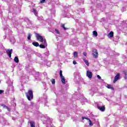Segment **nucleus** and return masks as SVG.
<instances>
[{
  "label": "nucleus",
  "mask_w": 127,
  "mask_h": 127,
  "mask_svg": "<svg viewBox=\"0 0 127 127\" xmlns=\"http://www.w3.org/2000/svg\"><path fill=\"white\" fill-rule=\"evenodd\" d=\"M2 22L3 24L2 28L3 30H6L5 34L6 35L3 36L4 39H5L7 37L8 39H9L11 43L13 44V43H15V39L14 37L12 36V31L10 30V28L8 26V25L4 24L5 22H6L5 21H3V19H2Z\"/></svg>",
  "instance_id": "f257e3e1"
},
{
  "label": "nucleus",
  "mask_w": 127,
  "mask_h": 127,
  "mask_svg": "<svg viewBox=\"0 0 127 127\" xmlns=\"http://www.w3.org/2000/svg\"><path fill=\"white\" fill-rule=\"evenodd\" d=\"M26 96L28 101H31L33 99V92L29 90L28 92L26 93Z\"/></svg>",
  "instance_id": "f03ea898"
},
{
  "label": "nucleus",
  "mask_w": 127,
  "mask_h": 127,
  "mask_svg": "<svg viewBox=\"0 0 127 127\" xmlns=\"http://www.w3.org/2000/svg\"><path fill=\"white\" fill-rule=\"evenodd\" d=\"M46 122H47V126L46 127H55L53 126V125H52V119L47 117L45 120Z\"/></svg>",
  "instance_id": "7ed1b4c3"
},
{
  "label": "nucleus",
  "mask_w": 127,
  "mask_h": 127,
  "mask_svg": "<svg viewBox=\"0 0 127 127\" xmlns=\"http://www.w3.org/2000/svg\"><path fill=\"white\" fill-rule=\"evenodd\" d=\"M73 75L74 81H78L81 79V74L80 72H74Z\"/></svg>",
  "instance_id": "20e7f679"
},
{
  "label": "nucleus",
  "mask_w": 127,
  "mask_h": 127,
  "mask_svg": "<svg viewBox=\"0 0 127 127\" xmlns=\"http://www.w3.org/2000/svg\"><path fill=\"white\" fill-rule=\"evenodd\" d=\"M25 21H26V22L27 23V26H26V27H27L28 28H30V27H31V26H32V24L31 23V21L29 20V19L27 18H25Z\"/></svg>",
  "instance_id": "39448f33"
},
{
  "label": "nucleus",
  "mask_w": 127,
  "mask_h": 127,
  "mask_svg": "<svg viewBox=\"0 0 127 127\" xmlns=\"http://www.w3.org/2000/svg\"><path fill=\"white\" fill-rule=\"evenodd\" d=\"M39 102H40V103H44L45 104V107H46V106H47V99L46 98H41L39 99Z\"/></svg>",
  "instance_id": "423d86ee"
},
{
  "label": "nucleus",
  "mask_w": 127,
  "mask_h": 127,
  "mask_svg": "<svg viewBox=\"0 0 127 127\" xmlns=\"http://www.w3.org/2000/svg\"><path fill=\"white\" fill-rule=\"evenodd\" d=\"M36 36L37 39L39 41H40V42H41V41H43V40H44V39H43V37L41 36L40 35H39V34L36 33Z\"/></svg>",
  "instance_id": "0eeeda50"
},
{
  "label": "nucleus",
  "mask_w": 127,
  "mask_h": 127,
  "mask_svg": "<svg viewBox=\"0 0 127 127\" xmlns=\"http://www.w3.org/2000/svg\"><path fill=\"white\" fill-rule=\"evenodd\" d=\"M82 120H87V121H89V126H90V127H93V125H94V123H92V121H91V120H90L89 118H87V117H82Z\"/></svg>",
  "instance_id": "6e6552de"
},
{
  "label": "nucleus",
  "mask_w": 127,
  "mask_h": 127,
  "mask_svg": "<svg viewBox=\"0 0 127 127\" xmlns=\"http://www.w3.org/2000/svg\"><path fill=\"white\" fill-rule=\"evenodd\" d=\"M79 100H80L82 105H84V103H87V99L83 96H82L81 98H79Z\"/></svg>",
  "instance_id": "1a4fd4ad"
},
{
  "label": "nucleus",
  "mask_w": 127,
  "mask_h": 127,
  "mask_svg": "<svg viewBox=\"0 0 127 127\" xmlns=\"http://www.w3.org/2000/svg\"><path fill=\"white\" fill-rule=\"evenodd\" d=\"M25 109H26V111L31 112V110L32 109H33V105H26L25 106Z\"/></svg>",
  "instance_id": "9d476101"
},
{
  "label": "nucleus",
  "mask_w": 127,
  "mask_h": 127,
  "mask_svg": "<svg viewBox=\"0 0 127 127\" xmlns=\"http://www.w3.org/2000/svg\"><path fill=\"white\" fill-rule=\"evenodd\" d=\"M12 22L13 23V25H12V27H15L17 25V21L14 18H12Z\"/></svg>",
  "instance_id": "9b49d317"
},
{
  "label": "nucleus",
  "mask_w": 127,
  "mask_h": 127,
  "mask_svg": "<svg viewBox=\"0 0 127 127\" xmlns=\"http://www.w3.org/2000/svg\"><path fill=\"white\" fill-rule=\"evenodd\" d=\"M86 76H87L89 79H91L92 77H93V73L90 71V70H87Z\"/></svg>",
  "instance_id": "f8f14e48"
},
{
  "label": "nucleus",
  "mask_w": 127,
  "mask_h": 127,
  "mask_svg": "<svg viewBox=\"0 0 127 127\" xmlns=\"http://www.w3.org/2000/svg\"><path fill=\"white\" fill-rule=\"evenodd\" d=\"M65 11L66 10H64V17H67V18H70V17H71L72 15H71V14H70L69 12H65Z\"/></svg>",
  "instance_id": "ddd939ff"
},
{
  "label": "nucleus",
  "mask_w": 127,
  "mask_h": 127,
  "mask_svg": "<svg viewBox=\"0 0 127 127\" xmlns=\"http://www.w3.org/2000/svg\"><path fill=\"white\" fill-rule=\"evenodd\" d=\"M77 13H84L85 12L84 8H79L78 10H76Z\"/></svg>",
  "instance_id": "4468645a"
},
{
  "label": "nucleus",
  "mask_w": 127,
  "mask_h": 127,
  "mask_svg": "<svg viewBox=\"0 0 127 127\" xmlns=\"http://www.w3.org/2000/svg\"><path fill=\"white\" fill-rule=\"evenodd\" d=\"M119 79H120V73H117V75L114 77L113 82L115 83L116 82H117V81H118V80H119Z\"/></svg>",
  "instance_id": "2eb2a0df"
},
{
  "label": "nucleus",
  "mask_w": 127,
  "mask_h": 127,
  "mask_svg": "<svg viewBox=\"0 0 127 127\" xmlns=\"http://www.w3.org/2000/svg\"><path fill=\"white\" fill-rule=\"evenodd\" d=\"M6 53L8 56V57H9V58H10L11 57V53H12V49L7 50L6 51Z\"/></svg>",
  "instance_id": "dca6fc26"
},
{
  "label": "nucleus",
  "mask_w": 127,
  "mask_h": 127,
  "mask_svg": "<svg viewBox=\"0 0 127 127\" xmlns=\"http://www.w3.org/2000/svg\"><path fill=\"white\" fill-rule=\"evenodd\" d=\"M93 54L95 58H97L98 57V51H97V50H93Z\"/></svg>",
  "instance_id": "f3484780"
},
{
  "label": "nucleus",
  "mask_w": 127,
  "mask_h": 127,
  "mask_svg": "<svg viewBox=\"0 0 127 127\" xmlns=\"http://www.w3.org/2000/svg\"><path fill=\"white\" fill-rule=\"evenodd\" d=\"M98 110L99 111H101V112H105V110H106V108H105V106L103 105V106H100V107H97Z\"/></svg>",
  "instance_id": "a211bd4d"
},
{
  "label": "nucleus",
  "mask_w": 127,
  "mask_h": 127,
  "mask_svg": "<svg viewBox=\"0 0 127 127\" xmlns=\"http://www.w3.org/2000/svg\"><path fill=\"white\" fill-rule=\"evenodd\" d=\"M31 11H32V12H33V13L36 15V16H37L38 12H37V10H36V9H35V8H33L31 10Z\"/></svg>",
  "instance_id": "6ab92c4d"
},
{
  "label": "nucleus",
  "mask_w": 127,
  "mask_h": 127,
  "mask_svg": "<svg viewBox=\"0 0 127 127\" xmlns=\"http://www.w3.org/2000/svg\"><path fill=\"white\" fill-rule=\"evenodd\" d=\"M54 32L56 36L60 35V31H59V30L58 29H55V30L54 31Z\"/></svg>",
  "instance_id": "aec40b11"
},
{
  "label": "nucleus",
  "mask_w": 127,
  "mask_h": 127,
  "mask_svg": "<svg viewBox=\"0 0 127 127\" xmlns=\"http://www.w3.org/2000/svg\"><path fill=\"white\" fill-rule=\"evenodd\" d=\"M41 42H42V45H43L47 47V42H46V39H44V40H43V41H42Z\"/></svg>",
  "instance_id": "412c9836"
},
{
  "label": "nucleus",
  "mask_w": 127,
  "mask_h": 127,
  "mask_svg": "<svg viewBox=\"0 0 127 127\" xmlns=\"http://www.w3.org/2000/svg\"><path fill=\"white\" fill-rule=\"evenodd\" d=\"M61 79L62 80V83H63V84H66V79H65V77L64 76L61 77Z\"/></svg>",
  "instance_id": "4be33fe9"
},
{
  "label": "nucleus",
  "mask_w": 127,
  "mask_h": 127,
  "mask_svg": "<svg viewBox=\"0 0 127 127\" xmlns=\"http://www.w3.org/2000/svg\"><path fill=\"white\" fill-rule=\"evenodd\" d=\"M2 124L4 125L5 126H9V123H8V122L6 121V120L5 119L3 120Z\"/></svg>",
  "instance_id": "5701e85b"
},
{
  "label": "nucleus",
  "mask_w": 127,
  "mask_h": 127,
  "mask_svg": "<svg viewBox=\"0 0 127 127\" xmlns=\"http://www.w3.org/2000/svg\"><path fill=\"white\" fill-rule=\"evenodd\" d=\"M114 36V32L111 31L110 32L109 34L108 35V37L109 38H112Z\"/></svg>",
  "instance_id": "b1692460"
},
{
  "label": "nucleus",
  "mask_w": 127,
  "mask_h": 127,
  "mask_svg": "<svg viewBox=\"0 0 127 127\" xmlns=\"http://www.w3.org/2000/svg\"><path fill=\"white\" fill-rule=\"evenodd\" d=\"M29 123L31 127H35V123L34 121H30Z\"/></svg>",
  "instance_id": "393cba45"
},
{
  "label": "nucleus",
  "mask_w": 127,
  "mask_h": 127,
  "mask_svg": "<svg viewBox=\"0 0 127 127\" xmlns=\"http://www.w3.org/2000/svg\"><path fill=\"white\" fill-rule=\"evenodd\" d=\"M1 106L2 107H3L4 109H6L7 110V111H8V112H9V111H10V109H9L8 107H7L6 106H5V105L1 104Z\"/></svg>",
  "instance_id": "a878e982"
},
{
  "label": "nucleus",
  "mask_w": 127,
  "mask_h": 127,
  "mask_svg": "<svg viewBox=\"0 0 127 127\" xmlns=\"http://www.w3.org/2000/svg\"><path fill=\"white\" fill-rule=\"evenodd\" d=\"M32 44L34 45V46H35L36 47H38V46H39V44L37 42H33Z\"/></svg>",
  "instance_id": "bb28decb"
},
{
  "label": "nucleus",
  "mask_w": 127,
  "mask_h": 127,
  "mask_svg": "<svg viewBox=\"0 0 127 127\" xmlns=\"http://www.w3.org/2000/svg\"><path fill=\"white\" fill-rule=\"evenodd\" d=\"M14 61L15 62V63H18L19 62V60H18V57H15L14 59Z\"/></svg>",
  "instance_id": "cd10ccee"
},
{
  "label": "nucleus",
  "mask_w": 127,
  "mask_h": 127,
  "mask_svg": "<svg viewBox=\"0 0 127 127\" xmlns=\"http://www.w3.org/2000/svg\"><path fill=\"white\" fill-rule=\"evenodd\" d=\"M92 33L93 36H95V37H97V36H98V32L96 31H93Z\"/></svg>",
  "instance_id": "c85d7f7f"
},
{
  "label": "nucleus",
  "mask_w": 127,
  "mask_h": 127,
  "mask_svg": "<svg viewBox=\"0 0 127 127\" xmlns=\"http://www.w3.org/2000/svg\"><path fill=\"white\" fill-rule=\"evenodd\" d=\"M31 36H32L31 34L30 33H29L28 34V35H27V39H28V40H30V39H31Z\"/></svg>",
  "instance_id": "c756f323"
},
{
  "label": "nucleus",
  "mask_w": 127,
  "mask_h": 127,
  "mask_svg": "<svg viewBox=\"0 0 127 127\" xmlns=\"http://www.w3.org/2000/svg\"><path fill=\"white\" fill-rule=\"evenodd\" d=\"M80 43H79V41H75V43H73V46H78Z\"/></svg>",
  "instance_id": "7c9ffc66"
},
{
  "label": "nucleus",
  "mask_w": 127,
  "mask_h": 127,
  "mask_svg": "<svg viewBox=\"0 0 127 127\" xmlns=\"http://www.w3.org/2000/svg\"><path fill=\"white\" fill-rule=\"evenodd\" d=\"M73 57H74V58H77V57H78V52H74L73 53Z\"/></svg>",
  "instance_id": "2f4dec72"
},
{
  "label": "nucleus",
  "mask_w": 127,
  "mask_h": 127,
  "mask_svg": "<svg viewBox=\"0 0 127 127\" xmlns=\"http://www.w3.org/2000/svg\"><path fill=\"white\" fill-rule=\"evenodd\" d=\"M103 106H104V105L103 104V103L102 102H99L97 104V108H99L100 107H102Z\"/></svg>",
  "instance_id": "473e14b6"
},
{
  "label": "nucleus",
  "mask_w": 127,
  "mask_h": 127,
  "mask_svg": "<svg viewBox=\"0 0 127 127\" xmlns=\"http://www.w3.org/2000/svg\"><path fill=\"white\" fill-rule=\"evenodd\" d=\"M75 22H76V23H78L79 25H81L82 24V22H80V21H79L77 19H75Z\"/></svg>",
  "instance_id": "72a5a7b5"
},
{
  "label": "nucleus",
  "mask_w": 127,
  "mask_h": 127,
  "mask_svg": "<svg viewBox=\"0 0 127 127\" xmlns=\"http://www.w3.org/2000/svg\"><path fill=\"white\" fill-rule=\"evenodd\" d=\"M62 27H63V28L64 29V30H67V29H68L67 28L65 27V24H62Z\"/></svg>",
  "instance_id": "f704fd0d"
},
{
  "label": "nucleus",
  "mask_w": 127,
  "mask_h": 127,
  "mask_svg": "<svg viewBox=\"0 0 127 127\" xmlns=\"http://www.w3.org/2000/svg\"><path fill=\"white\" fill-rule=\"evenodd\" d=\"M39 46L40 48H42L43 49H44L45 47H46V46H44V45H42V44L39 45Z\"/></svg>",
  "instance_id": "c9c22d12"
},
{
  "label": "nucleus",
  "mask_w": 127,
  "mask_h": 127,
  "mask_svg": "<svg viewBox=\"0 0 127 127\" xmlns=\"http://www.w3.org/2000/svg\"><path fill=\"white\" fill-rule=\"evenodd\" d=\"M45 55L48 57L49 56V51H47L45 53Z\"/></svg>",
  "instance_id": "e433bc0d"
},
{
  "label": "nucleus",
  "mask_w": 127,
  "mask_h": 127,
  "mask_svg": "<svg viewBox=\"0 0 127 127\" xmlns=\"http://www.w3.org/2000/svg\"><path fill=\"white\" fill-rule=\"evenodd\" d=\"M107 88H108V89H111V90H114V88L112 87V86L110 84L107 85Z\"/></svg>",
  "instance_id": "4c0bfd02"
},
{
  "label": "nucleus",
  "mask_w": 127,
  "mask_h": 127,
  "mask_svg": "<svg viewBox=\"0 0 127 127\" xmlns=\"http://www.w3.org/2000/svg\"><path fill=\"white\" fill-rule=\"evenodd\" d=\"M0 17L2 18V10L0 8Z\"/></svg>",
  "instance_id": "58836bf2"
},
{
  "label": "nucleus",
  "mask_w": 127,
  "mask_h": 127,
  "mask_svg": "<svg viewBox=\"0 0 127 127\" xmlns=\"http://www.w3.org/2000/svg\"><path fill=\"white\" fill-rule=\"evenodd\" d=\"M85 64H86V65H87V66H89V61L87 60H85V61H84Z\"/></svg>",
  "instance_id": "ea45409f"
},
{
  "label": "nucleus",
  "mask_w": 127,
  "mask_h": 127,
  "mask_svg": "<svg viewBox=\"0 0 127 127\" xmlns=\"http://www.w3.org/2000/svg\"><path fill=\"white\" fill-rule=\"evenodd\" d=\"M51 82H52V84H53V85H54V84H55V79L54 78L52 79Z\"/></svg>",
  "instance_id": "a19ab883"
},
{
  "label": "nucleus",
  "mask_w": 127,
  "mask_h": 127,
  "mask_svg": "<svg viewBox=\"0 0 127 127\" xmlns=\"http://www.w3.org/2000/svg\"><path fill=\"white\" fill-rule=\"evenodd\" d=\"M76 2H84V0H76Z\"/></svg>",
  "instance_id": "79ce46f5"
},
{
  "label": "nucleus",
  "mask_w": 127,
  "mask_h": 127,
  "mask_svg": "<svg viewBox=\"0 0 127 127\" xmlns=\"http://www.w3.org/2000/svg\"><path fill=\"white\" fill-rule=\"evenodd\" d=\"M121 10L123 12H124V11H126L127 10V8H126V7H123Z\"/></svg>",
  "instance_id": "37998d69"
},
{
  "label": "nucleus",
  "mask_w": 127,
  "mask_h": 127,
  "mask_svg": "<svg viewBox=\"0 0 127 127\" xmlns=\"http://www.w3.org/2000/svg\"><path fill=\"white\" fill-rule=\"evenodd\" d=\"M60 76L61 77L64 76L63 74H62V70H61L60 71Z\"/></svg>",
  "instance_id": "c03bdc74"
},
{
  "label": "nucleus",
  "mask_w": 127,
  "mask_h": 127,
  "mask_svg": "<svg viewBox=\"0 0 127 127\" xmlns=\"http://www.w3.org/2000/svg\"><path fill=\"white\" fill-rule=\"evenodd\" d=\"M10 88L12 89V91H13V86H9V91H10Z\"/></svg>",
  "instance_id": "a18cd8bd"
},
{
  "label": "nucleus",
  "mask_w": 127,
  "mask_h": 127,
  "mask_svg": "<svg viewBox=\"0 0 127 127\" xmlns=\"http://www.w3.org/2000/svg\"><path fill=\"white\" fill-rule=\"evenodd\" d=\"M45 0H40V3H44V2H45Z\"/></svg>",
  "instance_id": "49530a36"
},
{
  "label": "nucleus",
  "mask_w": 127,
  "mask_h": 127,
  "mask_svg": "<svg viewBox=\"0 0 127 127\" xmlns=\"http://www.w3.org/2000/svg\"><path fill=\"white\" fill-rule=\"evenodd\" d=\"M125 79H127V72L124 71Z\"/></svg>",
  "instance_id": "de8ad7c7"
},
{
  "label": "nucleus",
  "mask_w": 127,
  "mask_h": 127,
  "mask_svg": "<svg viewBox=\"0 0 127 127\" xmlns=\"http://www.w3.org/2000/svg\"><path fill=\"white\" fill-rule=\"evenodd\" d=\"M97 78L99 79V80H101V79H102V77L99 75H97Z\"/></svg>",
  "instance_id": "09e8293b"
},
{
  "label": "nucleus",
  "mask_w": 127,
  "mask_h": 127,
  "mask_svg": "<svg viewBox=\"0 0 127 127\" xmlns=\"http://www.w3.org/2000/svg\"><path fill=\"white\" fill-rule=\"evenodd\" d=\"M73 64L74 65H76V64H77V62L75 61H73Z\"/></svg>",
  "instance_id": "8fccbe9b"
},
{
  "label": "nucleus",
  "mask_w": 127,
  "mask_h": 127,
  "mask_svg": "<svg viewBox=\"0 0 127 127\" xmlns=\"http://www.w3.org/2000/svg\"><path fill=\"white\" fill-rule=\"evenodd\" d=\"M43 74L44 75L45 77H47V73L46 72H44Z\"/></svg>",
  "instance_id": "3c124183"
},
{
  "label": "nucleus",
  "mask_w": 127,
  "mask_h": 127,
  "mask_svg": "<svg viewBox=\"0 0 127 127\" xmlns=\"http://www.w3.org/2000/svg\"><path fill=\"white\" fill-rule=\"evenodd\" d=\"M83 55H84V56H85V57H87V53L84 52V53H83Z\"/></svg>",
  "instance_id": "603ef678"
},
{
  "label": "nucleus",
  "mask_w": 127,
  "mask_h": 127,
  "mask_svg": "<svg viewBox=\"0 0 127 127\" xmlns=\"http://www.w3.org/2000/svg\"><path fill=\"white\" fill-rule=\"evenodd\" d=\"M36 77H39V72L36 73Z\"/></svg>",
  "instance_id": "864d4df0"
},
{
  "label": "nucleus",
  "mask_w": 127,
  "mask_h": 127,
  "mask_svg": "<svg viewBox=\"0 0 127 127\" xmlns=\"http://www.w3.org/2000/svg\"><path fill=\"white\" fill-rule=\"evenodd\" d=\"M3 93V90H0V94H2Z\"/></svg>",
  "instance_id": "5fc2aeb1"
},
{
  "label": "nucleus",
  "mask_w": 127,
  "mask_h": 127,
  "mask_svg": "<svg viewBox=\"0 0 127 127\" xmlns=\"http://www.w3.org/2000/svg\"><path fill=\"white\" fill-rule=\"evenodd\" d=\"M12 120H13V121H15L16 118H14V117H13V118H12Z\"/></svg>",
  "instance_id": "6e6d98bb"
},
{
  "label": "nucleus",
  "mask_w": 127,
  "mask_h": 127,
  "mask_svg": "<svg viewBox=\"0 0 127 127\" xmlns=\"http://www.w3.org/2000/svg\"><path fill=\"white\" fill-rule=\"evenodd\" d=\"M2 1H6L7 2H8V1L7 0H2Z\"/></svg>",
  "instance_id": "4d7b16f0"
},
{
  "label": "nucleus",
  "mask_w": 127,
  "mask_h": 127,
  "mask_svg": "<svg viewBox=\"0 0 127 127\" xmlns=\"http://www.w3.org/2000/svg\"><path fill=\"white\" fill-rule=\"evenodd\" d=\"M82 60H83V61H86V58H82Z\"/></svg>",
  "instance_id": "13d9d810"
},
{
  "label": "nucleus",
  "mask_w": 127,
  "mask_h": 127,
  "mask_svg": "<svg viewBox=\"0 0 127 127\" xmlns=\"http://www.w3.org/2000/svg\"><path fill=\"white\" fill-rule=\"evenodd\" d=\"M38 19H39V20H40V17H39L38 18Z\"/></svg>",
  "instance_id": "bf43d9fd"
},
{
  "label": "nucleus",
  "mask_w": 127,
  "mask_h": 127,
  "mask_svg": "<svg viewBox=\"0 0 127 127\" xmlns=\"http://www.w3.org/2000/svg\"><path fill=\"white\" fill-rule=\"evenodd\" d=\"M98 5H99V6H101L102 5H101V4H98Z\"/></svg>",
  "instance_id": "052dcab7"
},
{
  "label": "nucleus",
  "mask_w": 127,
  "mask_h": 127,
  "mask_svg": "<svg viewBox=\"0 0 127 127\" xmlns=\"http://www.w3.org/2000/svg\"><path fill=\"white\" fill-rule=\"evenodd\" d=\"M59 46H60V45H59V44H58V48H59Z\"/></svg>",
  "instance_id": "680f3d73"
},
{
  "label": "nucleus",
  "mask_w": 127,
  "mask_h": 127,
  "mask_svg": "<svg viewBox=\"0 0 127 127\" xmlns=\"http://www.w3.org/2000/svg\"><path fill=\"white\" fill-rule=\"evenodd\" d=\"M10 12H11V10H10V13H9V14H10Z\"/></svg>",
  "instance_id": "e2e57ef3"
},
{
  "label": "nucleus",
  "mask_w": 127,
  "mask_h": 127,
  "mask_svg": "<svg viewBox=\"0 0 127 127\" xmlns=\"http://www.w3.org/2000/svg\"><path fill=\"white\" fill-rule=\"evenodd\" d=\"M39 57H40L41 56V55H39Z\"/></svg>",
  "instance_id": "0e129e2a"
},
{
  "label": "nucleus",
  "mask_w": 127,
  "mask_h": 127,
  "mask_svg": "<svg viewBox=\"0 0 127 127\" xmlns=\"http://www.w3.org/2000/svg\"><path fill=\"white\" fill-rule=\"evenodd\" d=\"M1 112V110L0 109V113Z\"/></svg>",
  "instance_id": "69168bd1"
},
{
  "label": "nucleus",
  "mask_w": 127,
  "mask_h": 127,
  "mask_svg": "<svg viewBox=\"0 0 127 127\" xmlns=\"http://www.w3.org/2000/svg\"><path fill=\"white\" fill-rule=\"evenodd\" d=\"M36 80H39V79H37V78H36Z\"/></svg>",
  "instance_id": "338daca9"
},
{
  "label": "nucleus",
  "mask_w": 127,
  "mask_h": 127,
  "mask_svg": "<svg viewBox=\"0 0 127 127\" xmlns=\"http://www.w3.org/2000/svg\"><path fill=\"white\" fill-rule=\"evenodd\" d=\"M97 7H99V6H97Z\"/></svg>",
  "instance_id": "774afa93"
}]
</instances>
